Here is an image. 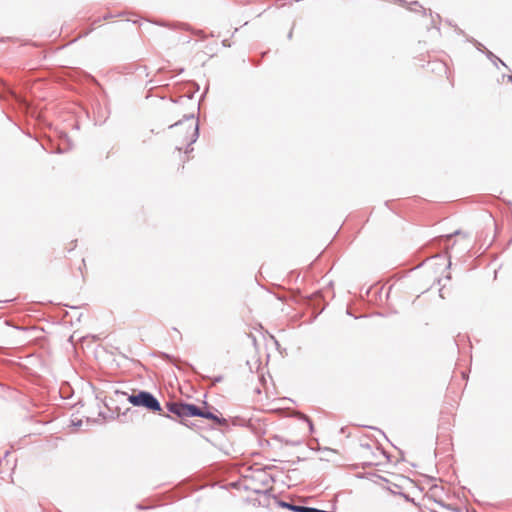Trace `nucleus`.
Segmentation results:
<instances>
[{
	"mask_svg": "<svg viewBox=\"0 0 512 512\" xmlns=\"http://www.w3.org/2000/svg\"><path fill=\"white\" fill-rule=\"evenodd\" d=\"M412 486L410 478L392 472H385L384 475L369 474L361 483V489L366 495L380 499L389 494L406 496Z\"/></svg>",
	"mask_w": 512,
	"mask_h": 512,
	"instance_id": "1",
	"label": "nucleus"
},
{
	"mask_svg": "<svg viewBox=\"0 0 512 512\" xmlns=\"http://www.w3.org/2000/svg\"><path fill=\"white\" fill-rule=\"evenodd\" d=\"M170 140L178 151L187 153V149L197 139L198 123L193 118H188L170 127Z\"/></svg>",
	"mask_w": 512,
	"mask_h": 512,
	"instance_id": "2",
	"label": "nucleus"
},
{
	"mask_svg": "<svg viewBox=\"0 0 512 512\" xmlns=\"http://www.w3.org/2000/svg\"><path fill=\"white\" fill-rule=\"evenodd\" d=\"M167 409L177 415L178 417H192V416H200L206 419H210L214 421L217 424L221 423V420L218 416L214 415L211 412H205L201 410L199 407L193 405V404H184V403H168Z\"/></svg>",
	"mask_w": 512,
	"mask_h": 512,
	"instance_id": "3",
	"label": "nucleus"
},
{
	"mask_svg": "<svg viewBox=\"0 0 512 512\" xmlns=\"http://www.w3.org/2000/svg\"><path fill=\"white\" fill-rule=\"evenodd\" d=\"M128 401L134 406L145 407L153 412L161 413L162 409L158 400L149 392L141 391L138 394H132Z\"/></svg>",
	"mask_w": 512,
	"mask_h": 512,
	"instance_id": "4",
	"label": "nucleus"
},
{
	"mask_svg": "<svg viewBox=\"0 0 512 512\" xmlns=\"http://www.w3.org/2000/svg\"><path fill=\"white\" fill-rule=\"evenodd\" d=\"M378 454H381L378 447H372L369 444L362 445L359 451V459L365 465H375L378 463Z\"/></svg>",
	"mask_w": 512,
	"mask_h": 512,
	"instance_id": "5",
	"label": "nucleus"
},
{
	"mask_svg": "<svg viewBox=\"0 0 512 512\" xmlns=\"http://www.w3.org/2000/svg\"><path fill=\"white\" fill-rule=\"evenodd\" d=\"M431 512H468L467 510H460L449 505L438 504L436 508H431Z\"/></svg>",
	"mask_w": 512,
	"mask_h": 512,
	"instance_id": "6",
	"label": "nucleus"
},
{
	"mask_svg": "<svg viewBox=\"0 0 512 512\" xmlns=\"http://www.w3.org/2000/svg\"><path fill=\"white\" fill-rule=\"evenodd\" d=\"M281 505H282V507H285L288 510L293 511V512H295V509H300V506L293 505V504H290V503L283 502Z\"/></svg>",
	"mask_w": 512,
	"mask_h": 512,
	"instance_id": "7",
	"label": "nucleus"
}]
</instances>
